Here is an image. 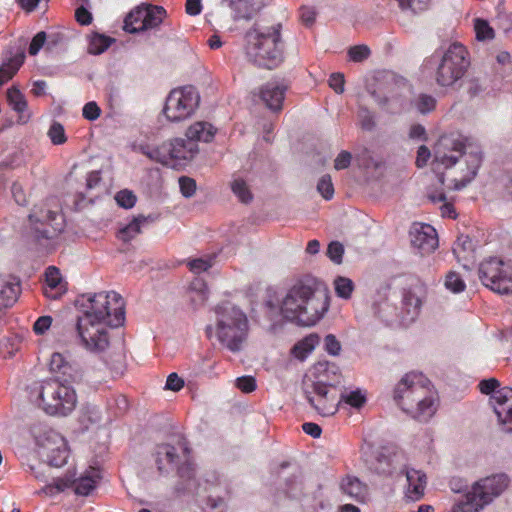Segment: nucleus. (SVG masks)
<instances>
[{
    "mask_svg": "<svg viewBox=\"0 0 512 512\" xmlns=\"http://www.w3.org/2000/svg\"><path fill=\"white\" fill-rule=\"evenodd\" d=\"M344 76L341 73H333L329 78V86L338 94L344 92Z\"/></svg>",
    "mask_w": 512,
    "mask_h": 512,
    "instance_id": "64",
    "label": "nucleus"
},
{
    "mask_svg": "<svg viewBox=\"0 0 512 512\" xmlns=\"http://www.w3.org/2000/svg\"><path fill=\"white\" fill-rule=\"evenodd\" d=\"M179 477L186 481L183 490L191 491L195 488L194 483V467L190 463H185L178 468Z\"/></svg>",
    "mask_w": 512,
    "mask_h": 512,
    "instance_id": "46",
    "label": "nucleus"
},
{
    "mask_svg": "<svg viewBox=\"0 0 512 512\" xmlns=\"http://www.w3.org/2000/svg\"><path fill=\"white\" fill-rule=\"evenodd\" d=\"M282 24L266 26L255 23L245 33V55L249 62L258 67L274 69L284 60Z\"/></svg>",
    "mask_w": 512,
    "mask_h": 512,
    "instance_id": "3",
    "label": "nucleus"
},
{
    "mask_svg": "<svg viewBox=\"0 0 512 512\" xmlns=\"http://www.w3.org/2000/svg\"><path fill=\"white\" fill-rule=\"evenodd\" d=\"M19 294V285L6 281L0 276V309L11 306Z\"/></svg>",
    "mask_w": 512,
    "mask_h": 512,
    "instance_id": "32",
    "label": "nucleus"
},
{
    "mask_svg": "<svg viewBox=\"0 0 512 512\" xmlns=\"http://www.w3.org/2000/svg\"><path fill=\"white\" fill-rule=\"evenodd\" d=\"M231 189L241 202L248 203L252 200V194L244 180H233L231 183Z\"/></svg>",
    "mask_w": 512,
    "mask_h": 512,
    "instance_id": "43",
    "label": "nucleus"
},
{
    "mask_svg": "<svg viewBox=\"0 0 512 512\" xmlns=\"http://www.w3.org/2000/svg\"><path fill=\"white\" fill-rule=\"evenodd\" d=\"M358 118H359L360 125L364 130H372L373 129L374 116L368 109L361 107L358 111Z\"/></svg>",
    "mask_w": 512,
    "mask_h": 512,
    "instance_id": "56",
    "label": "nucleus"
},
{
    "mask_svg": "<svg viewBox=\"0 0 512 512\" xmlns=\"http://www.w3.org/2000/svg\"><path fill=\"white\" fill-rule=\"evenodd\" d=\"M394 398L403 411L419 421H428L436 412L435 393L422 373H407L396 385Z\"/></svg>",
    "mask_w": 512,
    "mask_h": 512,
    "instance_id": "4",
    "label": "nucleus"
},
{
    "mask_svg": "<svg viewBox=\"0 0 512 512\" xmlns=\"http://www.w3.org/2000/svg\"><path fill=\"white\" fill-rule=\"evenodd\" d=\"M117 204L123 208H132L136 203V196L129 190H121L115 195Z\"/></svg>",
    "mask_w": 512,
    "mask_h": 512,
    "instance_id": "51",
    "label": "nucleus"
},
{
    "mask_svg": "<svg viewBox=\"0 0 512 512\" xmlns=\"http://www.w3.org/2000/svg\"><path fill=\"white\" fill-rule=\"evenodd\" d=\"M154 221L151 216L139 215L135 217L129 224L119 231V239L122 241H129L141 232V227L145 224Z\"/></svg>",
    "mask_w": 512,
    "mask_h": 512,
    "instance_id": "30",
    "label": "nucleus"
},
{
    "mask_svg": "<svg viewBox=\"0 0 512 512\" xmlns=\"http://www.w3.org/2000/svg\"><path fill=\"white\" fill-rule=\"evenodd\" d=\"M47 288L45 295L50 298H57L58 295L65 291V286L62 284V277L58 268L50 266L45 273Z\"/></svg>",
    "mask_w": 512,
    "mask_h": 512,
    "instance_id": "28",
    "label": "nucleus"
},
{
    "mask_svg": "<svg viewBox=\"0 0 512 512\" xmlns=\"http://www.w3.org/2000/svg\"><path fill=\"white\" fill-rule=\"evenodd\" d=\"M494 412L503 433H512V388L503 387L492 395Z\"/></svg>",
    "mask_w": 512,
    "mask_h": 512,
    "instance_id": "17",
    "label": "nucleus"
},
{
    "mask_svg": "<svg viewBox=\"0 0 512 512\" xmlns=\"http://www.w3.org/2000/svg\"><path fill=\"white\" fill-rule=\"evenodd\" d=\"M144 25L142 4L132 9L124 19L123 29L131 34L145 31L139 26Z\"/></svg>",
    "mask_w": 512,
    "mask_h": 512,
    "instance_id": "31",
    "label": "nucleus"
},
{
    "mask_svg": "<svg viewBox=\"0 0 512 512\" xmlns=\"http://www.w3.org/2000/svg\"><path fill=\"white\" fill-rule=\"evenodd\" d=\"M179 185H180L181 193L185 197H191L196 191V183L193 179H191L189 177H185V176L180 177Z\"/></svg>",
    "mask_w": 512,
    "mask_h": 512,
    "instance_id": "59",
    "label": "nucleus"
},
{
    "mask_svg": "<svg viewBox=\"0 0 512 512\" xmlns=\"http://www.w3.org/2000/svg\"><path fill=\"white\" fill-rule=\"evenodd\" d=\"M24 61V54L16 55L10 58L0 67V87L7 83L18 71Z\"/></svg>",
    "mask_w": 512,
    "mask_h": 512,
    "instance_id": "34",
    "label": "nucleus"
},
{
    "mask_svg": "<svg viewBox=\"0 0 512 512\" xmlns=\"http://www.w3.org/2000/svg\"><path fill=\"white\" fill-rule=\"evenodd\" d=\"M411 245L421 254H429L438 247L436 230L429 224L414 223L409 231Z\"/></svg>",
    "mask_w": 512,
    "mask_h": 512,
    "instance_id": "18",
    "label": "nucleus"
},
{
    "mask_svg": "<svg viewBox=\"0 0 512 512\" xmlns=\"http://www.w3.org/2000/svg\"><path fill=\"white\" fill-rule=\"evenodd\" d=\"M82 307L83 314L76 324L81 344L90 352H103L109 346L107 328L124 323V301L114 291L100 292L88 295Z\"/></svg>",
    "mask_w": 512,
    "mask_h": 512,
    "instance_id": "1",
    "label": "nucleus"
},
{
    "mask_svg": "<svg viewBox=\"0 0 512 512\" xmlns=\"http://www.w3.org/2000/svg\"><path fill=\"white\" fill-rule=\"evenodd\" d=\"M217 339L230 351L241 350L248 334V319L246 314L232 303L225 302L215 309Z\"/></svg>",
    "mask_w": 512,
    "mask_h": 512,
    "instance_id": "8",
    "label": "nucleus"
},
{
    "mask_svg": "<svg viewBox=\"0 0 512 512\" xmlns=\"http://www.w3.org/2000/svg\"><path fill=\"white\" fill-rule=\"evenodd\" d=\"M401 451L380 452L373 463L372 469L379 475H391L404 460Z\"/></svg>",
    "mask_w": 512,
    "mask_h": 512,
    "instance_id": "23",
    "label": "nucleus"
},
{
    "mask_svg": "<svg viewBox=\"0 0 512 512\" xmlns=\"http://www.w3.org/2000/svg\"><path fill=\"white\" fill-rule=\"evenodd\" d=\"M236 387L244 393H250L256 389V381L252 376H242L236 379Z\"/></svg>",
    "mask_w": 512,
    "mask_h": 512,
    "instance_id": "58",
    "label": "nucleus"
},
{
    "mask_svg": "<svg viewBox=\"0 0 512 512\" xmlns=\"http://www.w3.org/2000/svg\"><path fill=\"white\" fill-rule=\"evenodd\" d=\"M285 91L286 86L283 84L268 82L260 88L259 96L269 109L279 111L282 109Z\"/></svg>",
    "mask_w": 512,
    "mask_h": 512,
    "instance_id": "21",
    "label": "nucleus"
},
{
    "mask_svg": "<svg viewBox=\"0 0 512 512\" xmlns=\"http://www.w3.org/2000/svg\"><path fill=\"white\" fill-rule=\"evenodd\" d=\"M334 286H335V292H336L337 296H339L343 299L350 298L353 288H354L353 282L349 278H346V277H337L334 280Z\"/></svg>",
    "mask_w": 512,
    "mask_h": 512,
    "instance_id": "42",
    "label": "nucleus"
},
{
    "mask_svg": "<svg viewBox=\"0 0 512 512\" xmlns=\"http://www.w3.org/2000/svg\"><path fill=\"white\" fill-rule=\"evenodd\" d=\"M482 283L499 294H512V264L491 257L484 260L479 267Z\"/></svg>",
    "mask_w": 512,
    "mask_h": 512,
    "instance_id": "11",
    "label": "nucleus"
},
{
    "mask_svg": "<svg viewBox=\"0 0 512 512\" xmlns=\"http://www.w3.org/2000/svg\"><path fill=\"white\" fill-rule=\"evenodd\" d=\"M145 31L158 28L166 17V10L162 6L142 4Z\"/></svg>",
    "mask_w": 512,
    "mask_h": 512,
    "instance_id": "26",
    "label": "nucleus"
},
{
    "mask_svg": "<svg viewBox=\"0 0 512 512\" xmlns=\"http://www.w3.org/2000/svg\"><path fill=\"white\" fill-rule=\"evenodd\" d=\"M324 342H325V349L329 354L336 356L340 353L341 345H340V342L336 339V337L334 335L328 334L325 337Z\"/></svg>",
    "mask_w": 512,
    "mask_h": 512,
    "instance_id": "61",
    "label": "nucleus"
},
{
    "mask_svg": "<svg viewBox=\"0 0 512 512\" xmlns=\"http://www.w3.org/2000/svg\"><path fill=\"white\" fill-rule=\"evenodd\" d=\"M340 488L344 494L357 502H363L367 495V486L354 476L343 478Z\"/></svg>",
    "mask_w": 512,
    "mask_h": 512,
    "instance_id": "25",
    "label": "nucleus"
},
{
    "mask_svg": "<svg viewBox=\"0 0 512 512\" xmlns=\"http://www.w3.org/2000/svg\"><path fill=\"white\" fill-rule=\"evenodd\" d=\"M352 160V155L348 151L340 152L334 160V168L336 170H343L349 167Z\"/></svg>",
    "mask_w": 512,
    "mask_h": 512,
    "instance_id": "63",
    "label": "nucleus"
},
{
    "mask_svg": "<svg viewBox=\"0 0 512 512\" xmlns=\"http://www.w3.org/2000/svg\"><path fill=\"white\" fill-rule=\"evenodd\" d=\"M317 191L322 195V197L325 200L332 199L334 195V186L330 175H323L319 179L317 183Z\"/></svg>",
    "mask_w": 512,
    "mask_h": 512,
    "instance_id": "48",
    "label": "nucleus"
},
{
    "mask_svg": "<svg viewBox=\"0 0 512 512\" xmlns=\"http://www.w3.org/2000/svg\"><path fill=\"white\" fill-rule=\"evenodd\" d=\"M444 285L453 293H460L464 291L466 287L464 280L454 271H451L446 275Z\"/></svg>",
    "mask_w": 512,
    "mask_h": 512,
    "instance_id": "45",
    "label": "nucleus"
},
{
    "mask_svg": "<svg viewBox=\"0 0 512 512\" xmlns=\"http://www.w3.org/2000/svg\"><path fill=\"white\" fill-rule=\"evenodd\" d=\"M404 473L407 480V487L405 489L406 498L411 501L420 500L424 496L427 484L426 474L414 468H405Z\"/></svg>",
    "mask_w": 512,
    "mask_h": 512,
    "instance_id": "20",
    "label": "nucleus"
},
{
    "mask_svg": "<svg viewBox=\"0 0 512 512\" xmlns=\"http://www.w3.org/2000/svg\"><path fill=\"white\" fill-rule=\"evenodd\" d=\"M140 149L151 160L163 165L174 166V161L192 159L198 152V145L189 138H175L159 147L145 146Z\"/></svg>",
    "mask_w": 512,
    "mask_h": 512,
    "instance_id": "10",
    "label": "nucleus"
},
{
    "mask_svg": "<svg viewBox=\"0 0 512 512\" xmlns=\"http://www.w3.org/2000/svg\"><path fill=\"white\" fill-rule=\"evenodd\" d=\"M81 413L90 423H98L101 421V411L98 406L92 403L83 404Z\"/></svg>",
    "mask_w": 512,
    "mask_h": 512,
    "instance_id": "50",
    "label": "nucleus"
},
{
    "mask_svg": "<svg viewBox=\"0 0 512 512\" xmlns=\"http://www.w3.org/2000/svg\"><path fill=\"white\" fill-rule=\"evenodd\" d=\"M47 135L54 145H62L67 141L64 127L59 122H53L51 124Z\"/></svg>",
    "mask_w": 512,
    "mask_h": 512,
    "instance_id": "47",
    "label": "nucleus"
},
{
    "mask_svg": "<svg viewBox=\"0 0 512 512\" xmlns=\"http://www.w3.org/2000/svg\"><path fill=\"white\" fill-rule=\"evenodd\" d=\"M98 479V471L91 469L85 475H82L79 478H75V475L73 474L67 476L66 478L58 479L54 487L46 486L43 488L42 492L46 494H52L54 488L57 490V492H62L66 488L73 486L77 495L88 496L95 489Z\"/></svg>",
    "mask_w": 512,
    "mask_h": 512,
    "instance_id": "14",
    "label": "nucleus"
},
{
    "mask_svg": "<svg viewBox=\"0 0 512 512\" xmlns=\"http://www.w3.org/2000/svg\"><path fill=\"white\" fill-rule=\"evenodd\" d=\"M470 146L469 140L462 136L443 138L438 144L434 161L445 167H451L457 163L459 158L463 155L464 150Z\"/></svg>",
    "mask_w": 512,
    "mask_h": 512,
    "instance_id": "16",
    "label": "nucleus"
},
{
    "mask_svg": "<svg viewBox=\"0 0 512 512\" xmlns=\"http://www.w3.org/2000/svg\"><path fill=\"white\" fill-rule=\"evenodd\" d=\"M215 132L216 129L210 123L199 121L190 125L185 135L195 143H197V141L210 142Z\"/></svg>",
    "mask_w": 512,
    "mask_h": 512,
    "instance_id": "27",
    "label": "nucleus"
},
{
    "mask_svg": "<svg viewBox=\"0 0 512 512\" xmlns=\"http://www.w3.org/2000/svg\"><path fill=\"white\" fill-rule=\"evenodd\" d=\"M329 308L326 291L314 278L295 282L281 300L282 316L301 326L315 325Z\"/></svg>",
    "mask_w": 512,
    "mask_h": 512,
    "instance_id": "2",
    "label": "nucleus"
},
{
    "mask_svg": "<svg viewBox=\"0 0 512 512\" xmlns=\"http://www.w3.org/2000/svg\"><path fill=\"white\" fill-rule=\"evenodd\" d=\"M430 62L433 64V78L440 87H453L467 73L470 66V54L459 42L451 43L443 52L435 53Z\"/></svg>",
    "mask_w": 512,
    "mask_h": 512,
    "instance_id": "6",
    "label": "nucleus"
},
{
    "mask_svg": "<svg viewBox=\"0 0 512 512\" xmlns=\"http://www.w3.org/2000/svg\"><path fill=\"white\" fill-rule=\"evenodd\" d=\"M474 31L478 41H489L495 38L494 29L487 20L481 18L474 19Z\"/></svg>",
    "mask_w": 512,
    "mask_h": 512,
    "instance_id": "36",
    "label": "nucleus"
},
{
    "mask_svg": "<svg viewBox=\"0 0 512 512\" xmlns=\"http://www.w3.org/2000/svg\"><path fill=\"white\" fill-rule=\"evenodd\" d=\"M482 161L481 152L476 148L468 152L467 154V163L471 172V177L467 180L462 181H454V186L451 187L453 190H460L466 186V184L475 177L478 168L480 167Z\"/></svg>",
    "mask_w": 512,
    "mask_h": 512,
    "instance_id": "35",
    "label": "nucleus"
},
{
    "mask_svg": "<svg viewBox=\"0 0 512 512\" xmlns=\"http://www.w3.org/2000/svg\"><path fill=\"white\" fill-rule=\"evenodd\" d=\"M46 41V33L44 31L38 32L32 39L29 46V54L36 55L43 47Z\"/></svg>",
    "mask_w": 512,
    "mask_h": 512,
    "instance_id": "60",
    "label": "nucleus"
},
{
    "mask_svg": "<svg viewBox=\"0 0 512 512\" xmlns=\"http://www.w3.org/2000/svg\"><path fill=\"white\" fill-rule=\"evenodd\" d=\"M337 366L328 362H318L311 375H306L302 382L303 393L309 404L322 416H332L338 411L340 401L334 392L339 381Z\"/></svg>",
    "mask_w": 512,
    "mask_h": 512,
    "instance_id": "5",
    "label": "nucleus"
},
{
    "mask_svg": "<svg viewBox=\"0 0 512 512\" xmlns=\"http://www.w3.org/2000/svg\"><path fill=\"white\" fill-rule=\"evenodd\" d=\"M316 337L310 336L305 338L303 341L299 342L294 347V352L297 357H303L304 354L310 353L315 345Z\"/></svg>",
    "mask_w": 512,
    "mask_h": 512,
    "instance_id": "55",
    "label": "nucleus"
},
{
    "mask_svg": "<svg viewBox=\"0 0 512 512\" xmlns=\"http://www.w3.org/2000/svg\"><path fill=\"white\" fill-rule=\"evenodd\" d=\"M107 407L110 410H114V414H120L128 409V400L123 395L113 396L107 401Z\"/></svg>",
    "mask_w": 512,
    "mask_h": 512,
    "instance_id": "49",
    "label": "nucleus"
},
{
    "mask_svg": "<svg viewBox=\"0 0 512 512\" xmlns=\"http://www.w3.org/2000/svg\"><path fill=\"white\" fill-rule=\"evenodd\" d=\"M51 324L52 318L50 316H41L35 321L33 330L36 334L42 335L50 328Z\"/></svg>",
    "mask_w": 512,
    "mask_h": 512,
    "instance_id": "62",
    "label": "nucleus"
},
{
    "mask_svg": "<svg viewBox=\"0 0 512 512\" xmlns=\"http://www.w3.org/2000/svg\"><path fill=\"white\" fill-rule=\"evenodd\" d=\"M101 109L96 102L91 101L84 105L82 115L89 121H94L100 117Z\"/></svg>",
    "mask_w": 512,
    "mask_h": 512,
    "instance_id": "57",
    "label": "nucleus"
},
{
    "mask_svg": "<svg viewBox=\"0 0 512 512\" xmlns=\"http://www.w3.org/2000/svg\"><path fill=\"white\" fill-rule=\"evenodd\" d=\"M254 0H221V5L230 8L233 11V19L250 20L256 12Z\"/></svg>",
    "mask_w": 512,
    "mask_h": 512,
    "instance_id": "24",
    "label": "nucleus"
},
{
    "mask_svg": "<svg viewBox=\"0 0 512 512\" xmlns=\"http://www.w3.org/2000/svg\"><path fill=\"white\" fill-rule=\"evenodd\" d=\"M34 394L38 406L52 416H68L78 403L75 389L55 378L39 382L34 388Z\"/></svg>",
    "mask_w": 512,
    "mask_h": 512,
    "instance_id": "7",
    "label": "nucleus"
},
{
    "mask_svg": "<svg viewBox=\"0 0 512 512\" xmlns=\"http://www.w3.org/2000/svg\"><path fill=\"white\" fill-rule=\"evenodd\" d=\"M7 101L11 108L17 112H23L27 108L24 95L15 86L7 90Z\"/></svg>",
    "mask_w": 512,
    "mask_h": 512,
    "instance_id": "38",
    "label": "nucleus"
},
{
    "mask_svg": "<svg viewBox=\"0 0 512 512\" xmlns=\"http://www.w3.org/2000/svg\"><path fill=\"white\" fill-rule=\"evenodd\" d=\"M42 456L50 466L61 467L68 459V448L65 439L54 431H49L40 441Z\"/></svg>",
    "mask_w": 512,
    "mask_h": 512,
    "instance_id": "15",
    "label": "nucleus"
},
{
    "mask_svg": "<svg viewBox=\"0 0 512 512\" xmlns=\"http://www.w3.org/2000/svg\"><path fill=\"white\" fill-rule=\"evenodd\" d=\"M112 41L107 36L95 34L90 40L88 51L93 55L101 54L111 45Z\"/></svg>",
    "mask_w": 512,
    "mask_h": 512,
    "instance_id": "40",
    "label": "nucleus"
},
{
    "mask_svg": "<svg viewBox=\"0 0 512 512\" xmlns=\"http://www.w3.org/2000/svg\"><path fill=\"white\" fill-rule=\"evenodd\" d=\"M403 304L407 309V313L410 314L412 318H414L420 311L422 298L416 292L408 290L404 294Z\"/></svg>",
    "mask_w": 512,
    "mask_h": 512,
    "instance_id": "37",
    "label": "nucleus"
},
{
    "mask_svg": "<svg viewBox=\"0 0 512 512\" xmlns=\"http://www.w3.org/2000/svg\"><path fill=\"white\" fill-rule=\"evenodd\" d=\"M370 49L366 45H356L348 50L349 58L354 62H362L370 56Z\"/></svg>",
    "mask_w": 512,
    "mask_h": 512,
    "instance_id": "52",
    "label": "nucleus"
},
{
    "mask_svg": "<svg viewBox=\"0 0 512 512\" xmlns=\"http://www.w3.org/2000/svg\"><path fill=\"white\" fill-rule=\"evenodd\" d=\"M344 254V247L338 241H333L328 245L327 255L331 261L336 264L342 263V257Z\"/></svg>",
    "mask_w": 512,
    "mask_h": 512,
    "instance_id": "53",
    "label": "nucleus"
},
{
    "mask_svg": "<svg viewBox=\"0 0 512 512\" xmlns=\"http://www.w3.org/2000/svg\"><path fill=\"white\" fill-rule=\"evenodd\" d=\"M453 253L458 261H468L473 258L474 244L469 236L461 235L457 238L453 246Z\"/></svg>",
    "mask_w": 512,
    "mask_h": 512,
    "instance_id": "33",
    "label": "nucleus"
},
{
    "mask_svg": "<svg viewBox=\"0 0 512 512\" xmlns=\"http://www.w3.org/2000/svg\"><path fill=\"white\" fill-rule=\"evenodd\" d=\"M200 96L192 86L172 90L166 98L163 113L170 122H180L193 115Z\"/></svg>",
    "mask_w": 512,
    "mask_h": 512,
    "instance_id": "12",
    "label": "nucleus"
},
{
    "mask_svg": "<svg viewBox=\"0 0 512 512\" xmlns=\"http://www.w3.org/2000/svg\"><path fill=\"white\" fill-rule=\"evenodd\" d=\"M402 11H409L413 14L427 10L430 0H396Z\"/></svg>",
    "mask_w": 512,
    "mask_h": 512,
    "instance_id": "41",
    "label": "nucleus"
},
{
    "mask_svg": "<svg viewBox=\"0 0 512 512\" xmlns=\"http://www.w3.org/2000/svg\"><path fill=\"white\" fill-rule=\"evenodd\" d=\"M414 106L420 113L426 114L435 109L436 99L431 95L420 94L414 100Z\"/></svg>",
    "mask_w": 512,
    "mask_h": 512,
    "instance_id": "44",
    "label": "nucleus"
},
{
    "mask_svg": "<svg viewBox=\"0 0 512 512\" xmlns=\"http://www.w3.org/2000/svg\"><path fill=\"white\" fill-rule=\"evenodd\" d=\"M29 220L36 239H51L62 230V216L44 206H35Z\"/></svg>",
    "mask_w": 512,
    "mask_h": 512,
    "instance_id": "13",
    "label": "nucleus"
},
{
    "mask_svg": "<svg viewBox=\"0 0 512 512\" xmlns=\"http://www.w3.org/2000/svg\"><path fill=\"white\" fill-rule=\"evenodd\" d=\"M508 485L509 478L505 474L483 478L474 483L464 498L453 505L451 512H479L499 497Z\"/></svg>",
    "mask_w": 512,
    "mask_h": 512,
    "instance_id": "9",
    "label": "nucleus"
},
{
    "mask_svg": "<svg viewBox=\"0 0 512 512\" xmlns=\"http://www.w3.org/2000/svg\"><path fill=\"white\" fill-rule=\"evenodd\" d=\"M338 400L340 402L343 401L354 408H360L365 403L366 397L360 389L353 391L344 390Z\"/></svg>",
    "mask_w": 512,
    "mask_h": 512,
    "instance_id": "39",
    "label": "nucleus"
},
{
    "mask_svg": "<svg viewBox=\"0 0 512 512\" xmlns=\"http://www.w3.org/2000/svg\"><path fill=\"white\" fill-rule=\"evenodd\" d=\"M188 295L194 309L203 306L208 299L206 283L200 278H195L189 286Z\"/></svg>",
    "mask_w": 512,
    "mask_h": 512,
    "instance_id": "29",
    "label": "nucleus"
},
{
    "mask_svg": "<svg viewBox=\"0 0 512 512\" xmlns=\"http://www.w3.org/2000/svg\"><path fill=\"white\" fill-rule=\"evenodd\" d=\"M212 257L197 258L188 262L190 270L194 273L207 271L212 266Z\"/></svg>",
    "mask_w": 512,
    "mask_h": 512,
    "instance_id": "54",
    "label": "nucleus"
},
{
    "mask_svg": "<svg viewBox=\"0 0 512 512\" xmlns=\"http://www.w3.org/2000/svg\"><path fill=\"white\" fill-rule=\"evenodd\" d=\"M152 456L157 470L161 474H167L172 471L179 459L176 448L165 443L156 445Z\"/></svg>",
    "mask_w": 512,
    "mask_h": 512,
    "instance_id": "19",
    "label": "nucleus"
},
{
    "mask_svg": "<svg viewBox=\"0 0 512 512\" xmlns=\"http://www.w3.org/2000/svg\"><path fill=\"white\" fill-rule=\"evenodd\" d=\"M49 369L64 378V381L75 380L77 376L76 364L70 359L69 355L54 352L49 361Z\"/></svg>",
    "mask_w": 512,
    "mask_h": 512,
    "instance_id": "22",
    "label": "nucleus"
}]
</instances>
